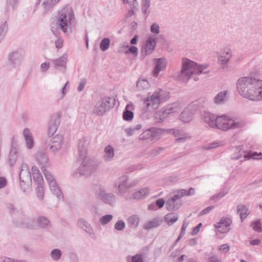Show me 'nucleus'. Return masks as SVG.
I'll use <instances>...</instances> for the list:
<instances>
[{
    "label": "nucleus",
    "mask_w": 262,
    "mask_h": 262,
    "mask_svg": "<svg viewBox=\"0 0 262 262\" xmlns=\"http://www.w3.org/2000/svg\"><path fill=\"white\" fill-rule=\"evenodd\" d=\"M157 45V38L155 36H150L146 42L144 53L148 55L152 53Z\"/></svg>",
    "instance_id": "obj_20"
},
{
    "label": "nucleus",
    "mask_w": 262,
    "mask_h": 262,
    "mask_svg": "<svg viewBox=\"0 0 262 262\" xmlns=\"http://www.w3.org/2000/svg\"><path fill=\"white\" fill-rule=\"evenodd\" d=\"M232 220L229 217H222L219 222L214 225V227L222 233L228 232L230 228V226L232 224Z\"/></svg>",
    "instance_id": "obj_12"
},
{
    "label": "nucleus",
    "mask_w": 262,
    "mask_h": 262,
    "mask_svg": "<svg viewBox=\"0 0 262 262\" xmlns=\"http://www.w3.org/2000/svg\"><path fill=\"white\" fill-rule=\"evenodd\" d=\"M23 136L27 148L28 149H32L34 146V141L32 134L29 128H25L24 129Z\"/></svg>",
    "instance_id": "obj_22"
},
{
    "label": "nucleus",
    "mask_w": 262,
    "mask_h": 262,
    "mask_svg": "<svg viewBox=\"0 0 262 262\" xmlns=\"http://www.w3.org/2000/svg\"><path fill=\"white\" fill-rule=\"evenodd\" d=\"M19 180H25V182L28 183H32L31 174L28 168L27 165L25 163H22L20 167L19 173Z\"/></svg>",
    "instance_id": "obj_17"
},
{
    "label": "nucleus",
    "mask_w": 262,
    "mask_h": 262,
    "mask_svg": "<svg viewBox=\"0 0 262 262\" xmlns=\"http://www.w3.org/2000/svg\"><path fill=\"white\" fill-rule=\"evenodd\" d=\"M36 161L38 164L42 165L41 167H44L45 168L48 166V157L47 155L42 152H40L36 155Z\"/></svg>",
    "instance_id": "obj_32"
},
{
    "label": "nucleus",
    "mask_w": 262,
    "mask_h": 262,
    "mask_svg": "<svg viewBox=\"0 0 262 262\" xmlns=\"http://www.w3.org/2000/svg\"><path fill=\"white\" fill-rule=\"evenodd\" d=\"M226 193H225L224 192H220L218 193L217 194L212 195L210 198V200L216 201L223 198L226 195Z\"/></svg>",
    "instance_id": "obj_56"
},
{
    "label": "nucleus",
    "mask_w": 262,
    "mask_h": 262,
    "mask_svg": "<svg viewBox=\"0 0 262 262\" xmlns=\"http://www.w3.org/2000/svg\"><path fill=\"white\" fill-rule=\"evenodd\" d=\"M104 159L110 161L114 156V149L111 145H107L104 148Z\"/></svg>",
    "instance_id": "obj_36"
},
{
    "label": "nucleus",
    "mask_w": 262,
    "mask_h": 262,
    "mask_svg": "<svg viewBox=\"0 0 262 262\" xmlns=\"http://www.w3.org/2000/svg\"><path fill=\"white\" fill-rule=\"evenodd\" d=\"M51 192L54 194L59 200H63V196L61 191L56 182L49 184Z\"/></svg>",
    "instance_id": "obj_33"
},
{
    "label": "nucleus",
    "mask_w": 262,
    "mask_h": 262,
    "mask_svg": "<svg viewBox=\"0 0 262 262\" xmlns=\"http://www.w3.org/2000/svg\"><path fill=\"white\" fill-rule=\"evenodd\" d=\"M214 208V206H210L206 208H205L204 209H203V210H202L199 214V216H202V215H204L205 214H207L208 213H209L211 210H212L213 208Z\"/></svg>",
    "instance_id": "obj_57"
},
{
    "label": "nucleus",
    "mask_w": 262,
    "mask_h": 262,
    "mask_svg": "<svg viewBox=\"0 0 262 262\" xmlns=\"http://www.w3.org/2000/svg\"><path fill=\"white\" fill-rule=\"evenodd\" d=\"M193 114L191 107L187 106L181 113L180 116V120L184 122H189L191 120Z\"/></svg>",
    "instance_id": "obj_26"
},
{
    "label": "nucleus",
    "mask_w": 262,
    "mask_h": 262,
    "mask_svg": "<svg viewBox=\"0 0 262 262\" xmlns=\"http://www.w3.org/2000/svg\"><path fill=\"white\" fill-rule=\"evenodd\" d=\"M237 213L239 214L242 222H243L247 216L250 214V211L247 206L244 205H238L236 206Z\"/></svg>",
    "instance_id": "obj_28"
},
{
    "label": "nucleus",
    "mask_w": 262,
    "mask_h": 262,
    "mask_svg": "<svg viewBox=\"0 0 262 262\" xmlns=\"http://www.w3.org/2000/svg\"><path fill=\"white\" fill-rule=\"evenodd\" d=\"M97 195L98 198L105 204L113 205L116 202L115 196L111 193H106L103 186L99 187Z\"/></svg>",
    "instance_id": "obj_8"
},
{
    "label": "nucleus",
    "mask_w": 262,
    "mask_h": 262,
    "mask_svg": "<svg viewBox=\"0 0 262 262\" xmlns=\"http://www.w3.org/2000/svg\"><path fill=\"white\" fill-rule=\"evenodd\" d=\"M78 225L90 235H95L93 229L91 225L83 219L78 221Z\"/></svg>",
    "instance_id": "obj_29"
},
{
    "label": "nucleus",
    "mask_w": 262,
    "mask_h": 262,
    "mask_svg": "<svg viewBox=\"0 0 262 262\" xmlns=\"http://www.w3.org/2000/svg\"><path fill=\"white\" fill-rule=\"evenodd\" d=\"M129 5V7L130 9H134L137 10L138 3L136 0H129V3H128Z\"/></svg>",
    "instance_id": "obj_61"
},
{
    "label": "nucleus",
    "mask_w": 262,
    "mask_h": 262,
    "mask_svg": "<svg viewBox=\"0 0 262 262\" xmlns=\"http://www.w3.org/2000/svg\"><path fill=\"white\" fill-rule=\"evenodd\" d=\"M127 222L130 228H136L138 225L139 219L136 215H133L128 218Z\"/></svg>",
    "instance_id": "obj_39"
},
{
    "label": "nucleus",
    "mask_w": 262,
    "mask_h": 262,
    "mask_svg": "<svg viewBox=\"0 0 262 262\" xmlns=\"http://www.w3.org/2000/svg\"><path fill=\"white\" fill-rule=\"evenodd\" d=\"M202 226V224L201 223L198 224L195 227H194L191 232V234L192 235H196L199 232L201 227Z\"/></svg>",
    "instance_id": "obj_62"
},
{
    "label": "nucleus",
    "mask_w": 262,
    "mask_h": 262,
    "mask_svg": "<svg viewBox=\"0 0 262 262\" xmlns=\"http://www.w3.org/2000/svg\"><path fill=\"white\" fill-rule=\"evenodd\" d=\"M187 191L185 189H181L179 191L177 194H174V198L178 199L179 200L183 196H187Z\"/></svg>",
    "instance_id": "obj_55"
},
{
    "label": "nucleus",
    "mask_w": 262,
    "mask_h": 262,
    "mask_svg": "<svg viewBox=\"0 0 262 262\" xmlns=\"http://www.w3.org/2000/svg\"><path fill=\"white\" fill-rule=\"evenodd\" d=\"M74 19L73 11L68 6L62 9L58 13L57 24L63 33L68 32V28H70Z\"/></svg>",
    "instance_id": "obj_4"
},
{
    "label": "nucleus",
    "mask_w": 262,
    "mask_h": 262,
    "mask_svg": "<svg viewBox=\"0 0 262 262\" xmlns=\"http://www.w3.org/2000/svg\"><path fill=\"white\" fill-rule=\"evenodd\" d=\"M163 130L156 127H151L144 130L139 136V139L144 140L152 138V139L161 135Z\"/></svg>",
    "instance_id": "obj_11"
},
{
    "label": "nucleus",
    "mask_w": 262,
    "mask_h": 262,
    "mask_svg": "<svg viewBox=\"0 0 262 262\" xmlns=\"http://www.w3.org/2000/svg\"><path fill=\"white\" fill-rule=\"evenodd\" d=\"M116 103L114 98L111 97H104L99 99L95 104L93 114L98 116H102L106 112L112 109Z\"/></svg>",
    "instance_id": "obj_5"
},
{
    "label": "nucleus",
    "mask_w": 262,
    "mask_h": 262,
    "mask_svg": "<svg viewBox=\"0 0 262 262\" xmlns=\"http://www.w3.org/2000/svg\"><path fill=\"white\" fill-rule=\"evenodd\" d=\"M62 139V136L56 135L51 139V142L48 144L47 147L52 152L56 151L61 147Z\"/></svg>",
    "instance_id": "obj_16"
},
{
    "label": "nucleus",
    "mask_w": 262,
    "mask_h": 262,
    "mask_svg": "<svg viewBox=\"0 0 262 262\" xmlns=\"http://www.w3.org/2000/svg\"><path fill=\"white\" fill-rule=\"evenodd\" d=\"M178 200V199L174 198V195L168 199L165 202V206L167 210L174 211L178 210L181 206V203Z\"/></svg>",
    "instance_id": "obj_19"
},
{
    "label": "nucleus",
    "mask_w": 262,
    "mask_h": 262,
    "mask_svg": "<svg viewBox=\"0 0 262 262\" xmlns=\"http://www.w3.org/2000/svg\"><path fill=\"white\" fill-rule=\"evenodd\" d=\"M127 107V106H126L123 113V118L125 121H130L134 117V114L131 111H129Z\"/></svg>",
    "instance_id": "obj_46"
},
{
    "label": "nucleus",
    "mask_w": 262,
    "mask_h": 262,
    "mask_svg": "<svg viewBox=\"0 0 262 262\" xmlns=\"http://www.w3.org/2000/svg\"><path fill=\"white\" fill-rule=\"evenodd\" d=\"M44 186H37L36 189V193L37 197L39 200H42L44 195Z\"/></svg>",
    "instance_id": "obj_51"
},
{
    "label": "nucleus",
    "mask_w": 262,
    "mask_h": 262,
    "mask_svg": "<svg viewBox=\"0 0 262 262\" xmlns=\"http://www.w3.org/2000/svg\"><path fill=\"white\" fill-rule=\"evenodd\" d=\"M231 57V50L227 49L218 56V62L223 68L226 67Z\"/></svg>",
    "instance_id": "obj_21"
},
{
    "label": "nucleus",
    "mask_w": 262,
    "mask_h": 262,
    "mask_svg": "<svg viewBox=\"0 0 262 262\" xmlns=\"http://www.w3.org/2000/svg\"><path fill=\"white\" fill-rule=\"evenodd\" d=\"M150 31L152 33L159 34L160 33L159 25L156 23L152 24L150 26Z\"/></svg>",
    "instance_id": "obj_53"
},
{
    "label": "nucleus",
    "mask_w": 262,
    "mask_h": 262,
    "mask_svg": "<svg viewBox=\"0 0 262 262\" xmlns=\"http://www.w3.org/2000/svg\"><path fill=\"white\" fill-rule=\"evenodd\" d=\"M227 95L226 91H222L218 93L214 98L215 104H221L224 101Z\"/></svg>",
    "instance_id": "obj_40"
},
{
    "label": "nucleus",
    "mask_w": 262,
    "mask_h": 262,
    "mask_svg": "<svg viewBox=\"0 0 262 262\" xmlns=\"http://www.w3.org/2000/svg\"><path fill=\"white\" fill-rule=\"evenodd\" d=\"M177 111V103L169 104L158 111L155 116L156 118L159 119L158 122H163L169 115L176 112Z\"/></svg>",
    "instance_id": "obj_7"
},
{
    "label": "nucleus",
    "mask_w": 262,
    "mask_h": 262,
    "mask_svg": "<svg viewBox=\"0 0 262 262\" xmlns=\"http://www.w3.org/2000/svg\"><path fill=\"white\" fill-rule=\"evenodd\" d=\"M0 262H15V259L7 257H2L0 258Z\"/></svg>",
    "instance_id": "obj_64"
},
{
    "label": "nucleus",
    "mask_w": 262,
    "mask_h": 262,
    "mask_svg": "<svg viewBox=\"0 0 262 262\" xmlns=\"http://www.w3.org/2000/svg\"><path fill=\"white\" fill-rule=\"evenodd\" d=\"M150 189L148 187L141 189L134 193L133 198L135 200L144 199L148 195Z\"/></svg>",
    "instance_id": "obj_34"
},
{
    "label": "nucleus",
    "mask_w": 262,
    "mask_h": 262,
    "mask_svg": "<svg viewBox=\"0 0 262 262\" xmlns=\"http://www.w3.org/2000/svg\"><path fill=\"white\" fill-rule=\"evenodd\" d=\"M155 66L153 70L154 76H157L160 71L164 70L167 66V60L165 58L154 59Z\"/></svg>",
    "instance_id": "obj_18"
},
{
    "label": "nucleus",
    "mask_w": 262,
    "mask_h": 262,
    "mask_svg": "<svg viewBox=\"0 0 262 262\" xmlns=\"http://www.w3.org/2000/svg\"><path fill=\"white\" fill-rule=\"evenodd\" d=\"M155 204L158 208H161L165 204V201L163 199H159L156 201Z\"/></svg>",
    "instance_id": "obj_58"
},
{
    "label": "nucleus",
    "mask_w": 262,
    "mask_h": 262,
    "mask_svg": "<svg viewBox=\"0 0 262 262\" xmlns=\"http://www.w3.org/2000/svg\"><path fill=\"white\" fill-rule=\"evenodd\" d=\"M159 99L153 94L150 96L145 98L143 104L147 109L156 110L160 105Z\"/></svg>",
    "instance_id": "obj_15"
},
{
    "label": "nucleus",
    "mask_w": 262,
    "mask_h": 262,
    "mask_svg": "<svg viewBox=\"0 0 262 262\" xmlns=\"http://www.w3.org/2000/svg\"><path fill=\"white\" fill-rule=\"evenodd\" d=\"M24 55L18 51L12 52L9 55V61L13 67H17L22 62Z\"/></svg>",
    "instance_id": "obj_14"
},
{
    "label": "nucleus",
    "mask_w": 262,
    "mask_h": 262,
    "mask_svg": "<svg viewBox=\"0 0 262 262\" xmlns=\"http://www.w3.org/2000/svg\"><path fill=\"white\" fill-rule=\"evenodd\" d=\"M113 216L111 214H106L101 216L99 219V222L102 225H105L108 223L113 219Z\"/></svg>",
    "instance_id": "obj_49"
},
{
    "label": "nucleus",
    "mask_w": 262,
    "mask_h": 262,
    "mask_svg": "<svg viewBox=\"0 0 262 262\" xmlns=\"http://www.w3.org/2000/svg\"><path fill=\"white\" fill-rule=\"evenodd\" d=\"M60 0H54V2L53 0L51 1H45L42 3V5L45 6V11L43 12L44 14H47L49 12L51 8L53 7L54 5L56 3H58Z\"/></svg>",
    "instance_id": "obj_38"
},
{
    "label": "nucleus",
    "mask_w": 262,
    "mask_h": 262,
    "mask_svg": "<svg viewBox=\"0 0 262 262\" xmlns=\"http://www.w3.org/2000/svg\"><path fill=\"white\" fill-rule=\"evenodd\" d=\"M217 116L210 112H205L203 115L204 122L207 124L210 127L214 128L216 126Z\"/></svg>",
    "instance_id": "obj_23"
},
{
    "label": "nucleus",
    "mask_w": 262,
    "mask_h": 262,
    "mask_svg": "<svg viewBox=\"0 0 262 262\" xmlns=\"http://www.w3.org/2000/svg\"><path fill=\"white\" fill-rule=\"evenodd\" d=\"M71 262H79V258L75 253H71L69 255Z\"/></svg>",
    "instance_id": "obj_63"
},
{
    "label": "nucleus",
    "mask_w": 262,
    "mask_h": 262,
    "mask_svg": "<svg viewBox=\"0 0 262 262\" xmlns=\"http://www.w3.org/2000/svg\"><path fill=\"white\" fill-rule=\"evenodd\" d=\"M128 177L127 176L123 175L119 178L115 183L116 186L117 184L118 185V188L119 193L122 194L126 192L127 188H126V186L128 185Z\"/></svg>",
    "instance_id": "obj_24"
},
{
    "label": "nucleus",
    "mask_w": 262,
    "mask_h": 262,
    "mask_svg": "<svg viewBox=\"0 0 262 262\" xmlns=\"http://www.w3.org/2000/svg\"><path fill=\"white\" fill-rule=\"evenodd\" d=\"M110 42L111 41L108 38L105 37L103 38L100 43V49L101 50L105 51L107 50L110 47Z\"/></svg>",
    "instance_id": "obj_45"
},
{
    "label": "nucleus",
    "mask_w": 262,
    "mask_h": 262,
    "mask_svg": "<svg viewBox=\"0 0 262 262\" xmlns=\"http://www.w3.org/2000/svg\"><path fill=\"white\" fill-rule=\"evenodd\" d=\"M143 256L141 254H137L132 256V262H143Z\"/></svg>",
    "instance_id": "obj_54"
},
{
    "label": "nucleus",
    "mask_w": 262,
    "mask_h": 262,
    "mask_svg": "<svg viewBox=\"0 0 262 262\" xmlns=\"http://www.w3.org/2000/svg\"><path fill=\"white\" fill-rule=\"evenodd\" d=\"M160 221L158 218H155L153 220L146 222L144 228L146 230H149L153 228H156L160 225Z\"/></svg>",
    "instance_id": "obj_37"
},
{
    "label": "nucleus",
    "mask_w": 262,
    "mask_h": 262,
    "mask_svg": "<svg viewBox=\"0 0 262 262\" xmlns=\"http://www.w3.org/2000/svg\"><path fill=\"white\" fill-rule=\"evenodd\" d=\"M124 47L128 48V50L125 52L126 54L131 53L132 54L137 55L138 53V49L137 47L134 46H129L128 45H127Z\"/></svg>",
    "instance_id": "obj_50"
},
{
    "label": "nucleus",
    "mask_w": 262,
    "mask_h": 262,
    "mask_svg": "<svg viewBox=\"0 0 262 262\" xmlns=\"http://www.w3.org/2000/svg\"><path fill=\"white\" fill-rule=\"evenodd\" d=\"M68 60V54H63L61 57L57 59H51V61L56 69L63 68L66 69V64Z\"/></svg>",
    "instance_id": "obj_25"
},
{
    "label": "nucleus",
    "mask_w": 262,
    "mask_h": 262,
    "mask_svg": "<svg viewBox=\"0 0 262 262\" xmlns=\"http://www.w3.org/2000/svg\"><path fill=\"white\" fill-rule=\"evenodd\" d=\"M62 252L59 249H54L52 250L50 253V256L53 260L57 261L61 257Z\"/></svg>",
    "instance_id": "obj_44"
},
{
    "label": "nucleus",
    "mask_w": 262,
    "mask_h": 262,
    "mask_svg": "<svg viewBox=\"0 0 262 262\" xmlns=\"http://www.w3.org/2000/svg\"><path fill=\"white\" fill-rule=\"evenodd\" d=\"M20 187L21 189L25 193H28L31 190V184L32 183H28L27 182H23L24 180H19Z\"/></svg>",
    "instance_id": "obj_42"
},
{
    "label": "nucleus",
    "mask_w": 262,
    "mask_h": 262,
    "mask_svg": "<svg viewBox=\"0 0 262 262\" xmlns=\"http://www.w3.org/2000/svg\"><path fill=\"white\" fill-rule=\"evenodd\" d=\"M235 154L234 155L231 157V159L234 160H237L240 159L242 157L245 159L250 160L251 158L255 159L254 157L258 156V154L256 152H250L248 154H245L243 150V146H235L233 147Z\"/></svg>",
    "instance_id": "obj_9"
},
{
    "label": "nucleus",
    "mask_w": 262,
    "mask_h": 262,
    "mask_svg": "<svg viewBox=\"0 0 262 262\" xmlns=\"http://www.w3.org/2000/svg\"><path fill=\"white\" fill-rule=\"evenodd\" d=\"M86 81L85 79H83L81 80L80 83L79 84V85L77 88V90L78 92H81L84 90V87L86 85Z\"/></svg>",
    "instance_id": "obj_59"
},
{
    "label": "nucleus",
    "mask_w": 262,
    "mask_h": 262,
    "mask_svg": "<svg viewBox=\"0 0 262 262\" xmlns=\"http://www.w3.org/2000/svg\"><path fill=\"white\" fill-rule=\"evenodd\" d=\"M253 229L255 231L261 233L262 232V227L260 220H257L255 222H253L251 224Z\"/></svg>",
    "instance_id": "obj_47"
},
{
    "label": "nucleus",
    "mask_w": 262,
    "mask_h": 262,
    "mask_svg": "<svg viewBox=\"0 0 262 262\" xmlns=\"http://www.w3.org/2000/svg\"><path fill=\"white\" fill-rule=\"evenodd\" d=\"M216 124V126L214 128L224 131L229 129L237 128L242 126L241 123L235 122L233 120L227 118L226 115L217 116Z\"/></svg>",
    "instance_id": "obj_6"
},
{
    "label": "nucleus",
    "mask_w": 262,
    "mask_h": 262,
    "mask_svg": "<svg viewBox=\"0 0 262 262\" xmlns=\"http://www.w3.org/2000/svg\"><path fill=\"white\" fill-rule=\"evenodd\" d=\"M148 82L145 79L138 80L137 82L136 86L139 90L145 89L148 87Z\"/></svg>",
    "instance_id": "obj_48"
},
{
    "label": "nucleus",
    "mask_w": 262,
    "mask_h": 262,
    "mask_svg": "<svg viewBox=\"0 0 262 262\" xmlns=\"http://www.w3.org/2000/svg\"><path fill=\"white\" fill-rule=\"evenodd\" d=\"M32 174L34 182L37 186H44L42 177L37 167H32Z\"/></svg>",
    "instance_id": "obj_27"
},
{
    "label": "nucleus",
    "mask_w": 262,
    "mask_h": 262,
    "mask_svg": "<svg viewBox=\"0 0 262 262\" xmlns=\"http://www.w3.org/2000/svg\"><path fill=\"white\" fill-rule=\"evenodd\" d=\"M125 226V223L122 220H119L115 225V229L118 231H122L124 229Z\"/></svg>",
    "instance_id": "obj_52"
},
{
    "label": "nucleus",
    "mask_w": 262,
    "mask_h": 262,
    "mask_svg": "<svg viewBox=\"0 0 262 262\" xmlns=\"http://www.w3.org/2000/svg\"><path fill=\"white\" fill-rule=\"evenodd\" d=\"M150 6V0H141V10L145 15V18L148 17L150 13L149 8Z\"/></svg>",
    "instance_id": "obj_35"
},
{
    "label": "nucleus",
    "mask_w": 262,
    "mask_h": 262,
    "mask_svg": "<svg viewBox=\"0 0 262 262\" xmlns=\"http://www.w3.org/2000/svg\"><path fill=\"white\" fill-rule=\"evenodd\" d=\"M61 115L57 114L51 116L48 123V135L53 136L56 132L60 122Z\"/></svg>",
    "instance_id": "obj_10"
},
{
    "label": "nucleus",
    "mask_w": 262,
    "mask_h": 262,
    "mask_svg": "<svg viewBox=\"0 0 262 262\" xmlns=\"http://www.w3.org/2000/svg\"><path fill=\"white\" fill-rule=\"evenodd\" d=\"M41 169L43 172L45 177L46 178V180L48 183V184L51 183H53L55 182L56 180L54 177L52 175L50 171L45 168L44 167H41Z\"/></svg>",
    "instance_id": "obj_41"
},
{
    "label": "nucleus",
    "mask_w": 262,
    "mask_h": 262,
    "mask_svg": "<svg viewBox=\"0 0 262 262\" xmlns=\"http://www.w3.org/2000/svg\"><path fill=\"white\" fill-rule=\"evenodd\" d=\"M207 67V64L199 65L193 61L183 58L182 69L178 74L177 79L183 82H187L193 74L199 75L202 73H208V71H204Z\"/></svg>",
    "instance_id": "obj_3"
},
{
    "label": "nucleus",
    "mask_w": 262,
    "mask_h": 262,
    "mask_svg": "<svg viewBox=\"0 0 262 262\" xmlns=\"http://www.w3.org/2000/svg\"><path fill=\"white\" fill-rule=\"evenodd\" d=\"M88 145V141L84 138L79 140L78 144V156L83 161L80 166L72 173L74 178H78L82 176H90L97 168V165L93 160L84 159L86 156Z\"/></svg>",
    "instance_id": "obj_2"
},
{
    "label": "nucleus",
    "mask_w": 262,
    "mask_h": 262,
    "mask_svg": "<svg viewBox=\"0 0 262 262\" xmlns=\"http://www.w3.org/2000/svg\"><path fill=\"white\" fill-rule=\"evenodd\" d=\"M239 94L252 101L262 100V80L252 77H243L236 82Z\"/></svg>",
    "instance_id": "obj_1"
},
{
    "label": "nucleus",
    "mask_w": 262,
    "mask_h": 262,
    "mask_svg": "<svg viewBox=\"0 0 262 262\" xmlns=\"http://www.w3.org/2000/svg\"><path fill=\"white\" fill-rule=\"evenodd\" d=\"M172 213H168L164 217L165 222L167 223L169 226H171L173 223L178 220V216L177 215H174L172 217Z\"/></svg>",
    "instance_id": "obj_43"
},
{
    "label": "nucleus",
    "mask_w": 262,
    "mask_h": 262,
    "mask_svg": "<svg viewBox=\"0 0 262 262\" xmlns=\"http://www.w3.org/2000/svg\"><path fill=\"white\" fill-rule=\"evenodd\" d=\"M37 222L40 228L49 229L51 228L52 225L50 220L45 216H39L37 220Z\"/></svg>",
    "instance_id": "obj_30"
},
{
    "label": "nucleus",
    "mask_w": 262,
    "mask_h": 262,
    "mask_svg": "<svg viewBox=\"0 0 262 262\" xmlns=\"http://www.w3.org/2000/svg\"><path fill=\"white\" fill-rule=\"evenodd\" d=\"M154 95L159 100V102L161 103L166 101L169 97V93L161 89H157L154 93Z\"/></svg>",
    "instance_id": "obj_31"
},
{
    "label": "nucleus",
    "mask_w": 262,
    "mask_h": 262,
    "mask_svg": "<svg viewBox=\"0 0 262 262\" xmlns=\"http://www.w3.org/2000/svg\"><path fill=\"white\" fill-rule=\"evenodd\" d=\"M208 262H222L216 255H213L208 258Z\"/></svg>",
    "instance_id": "obj_60"
},
{
    "label": "nucleus",
    "mask_w": 262,
    "mask_h": 262,
    "mask_svg": "<svg viewBox=\"0 0 262 262\" xmlns=\"http://www.w3.org/2000/svg\"><path fill=\"white\" fill-rule=\"evenodd\" d=\"M18 150L16 143L12 142L8 158V163L10 167H13L16 162L19 154Z\"/></svg>",
    "instance_id": "obj_13"
}]
</instances>
